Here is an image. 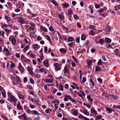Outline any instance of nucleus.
Returning <instances> with one entry per match:
<instances>
[{"label":"nucleus","instance_id":"1","mask_svg":"<svg viewBox=\"0 0 120 120\" xmlns=\"http://www.w3.org/2000/svg\"><path fill=\"white\" fill-rule=\"evenodd\" d=\"M8 100L10 102H12L11 103L15 107L16 105V103L17 102V100L13 95L9 98L8 99Z\"/></svg>","mask_w":120,"mask_h":120},{"label":"nucleus","instance_id":"2","mask_svg":"<svg viewBox=\"0 0 120 120\" xmlns=\"http://www.w3.org/2000/svg\"><path fill=\"white\" fill-rule=\"evenodd\" d=\"M9 40L11 42L12 44H15L16 42V40L14 36L12 35L10 36L9 38Z\"/></svg>","mask_w":120,"mask_h":120},{"label":"nucleus","instance_id":"3","mask_svg":"<svg viewBox=\"0 0 120 120\" xmlns=\"http://www.w3.org/2000/svg\"><path fill=\"white\" fill-rule=\"evenodd\" d=\"M54 66L55 67L56 71H58L60 70V68L59 66V64L58 63H54Z\"/></svg>","mask_w":120,"mask_h":120},{"label":"nucleus","instance_id":"4","mask_svg":"<svg viewBox=\"0 0 120 120\" xmlns=\"http://www.w3.org/2000/svg\"><path fill=\"white\" fill-rule=\"evenodd\" d=\"M18 68L21 73H23V72L24 71V69L22 66L21 65L20 63H19V64Z\"/></svg>","mask_w":120,"mask_h":120},{"label":"nucleus","instance_id":"5","mask_svg":"<svg viewBox=\"0 0 120 120\" xmlns=\"http://www.w3.org/2000/svg\"><path fill=\"white\" fill-rule=\"evenodd\" d=\"M4 49L6 55V56H10V53L9 50L7 48H4Z\"/></svg>","mask_w":120,"mask_h":120},{"label":"nucleus","instance_id":"6","mask_svg":"<svg viewBox=\"0 0 120 120\" xmlns=\"http://www.w3.org/2000/svg\"><path fill=\"white\" fill-rule=\"evenodd\" d=\"M21 59L24 61L25 62H27L29 61V60L26 58L23 55H22L21 56Z\"/></svg>","mask_w":120,"mask_h":120},{"label":"nucleus","instance_id":"7","mask_svg":"<svg viewBox=\"0 0 120 120\" xmlns=\"http://www.w3.org/2000/svg\"><path fill=\"white\" fill-rule=\"evenodd\" d=\"M105 42L106 43H110L111 42V40L109 38H105Z\"/></svg>","mask_w":120,"mask_h":120},{"label":"nucleus","instance_id":"8","mask_svg":"<svg viewBox=\"0 0 120 120\" xmlns=\"http://www.w3.org/2000/svg\"><path fill=\"white\" fill-rule=\"evenodd\" d=\"M17 94L18 95L19 98L20 99H22V100H24L25 95H23L20 94Z\"/></svg>","mask_w":120,"mask_h":120},{"label":"nucleus","instance_id":"9","mask_svg":"<svg viewBox=\"0 0 120 120\" xmlns=\"http://www.w3.org/2000/svg\"><path fill=\"white\" fill-rule=\"evenodd\" d=\"M91 112L93 114H95L96 115H98V113H97V111H96L95 109L91 108Z\"/></svg>","mask_w":120,"mask_h":120},{"label":"nucleus","instance_id":"10","mask_svg":"<svg viewBox=\"0 0 120 120\" xmlns=\"http://www.w3.org/2000/svg\"><path fill=\"white\" fill-rule=\"evenodd\" d=\"M109 97H110L112 98V99H117V97L116 96L115 97L113 95L109 94Z\"/></svg>","mask_w":120,"mask_h":120},{"label":"nucleus","instance_id":"11","mask_svg":"<svg viewBox=\"0 0 120 120\" xmlns=\"http://www.w3.org/2000/svg\"><path fill=\"white\" fill-rule=\"evenodd\" d=\"M60 51L61 53L64 54H65L67 51L66 50L63 48L60 49Z\"/></svg>","mask_w":120,"mask_h":120},{"label":"nucleus","instance_id":"12","mask_svg":"<svg viewBox=\"0 0 120 120\" xmlns=\"http://www.w3.org/2000/svg\"><path fill=\"white\" fill-rule=\"evenodd\" d=\"M43 63L44 66H45L46 68L48 67V61L47 60H45L43 62Z\"/></svg>","mask_w":120,"mask_h":120},{"label":"nucleus","instance_id":"13","mask_svg":"<svg viewBox=\"0 0 120 120\" xmlns=\"http://www.w3.org/2000/svg\"><path fill=\"white\" fill-rule=\"evenodd\" d=\"M7 107L9 111H10V110L12 108L11 106V105L9 103H7Z\"/></svg>","mask_w":120,"mask_h":120},{"label":"nucleus","instance_id":"14","mask_svg":"<svg viewBox=\"0 0 120 120\" xmlns=\"http://www.w3.org/2000/svg\"><path fill=\"white\" fill-rule=\"evenodd\" d=\"M83 112L87 115L89 116V113L86 109H85L83 110Z\"/></svg>","mask_w":120,"mask_h":120},{"label":"nucleus","instance_id":"15","mask_svg":"<svg viewBox=\"0 0 120 120\" xmlns=\"http://www.w3.org/2000/svg\"><path fill=\"white\" fill-rule=\"evenodd\" d=\"M106 111L107 112H108L109 113H110L112 112V111H114L110 109V108H108L106 109Z\"/></svg>","mask_w":120,"mask_h":120},{"label":"nucleus","instance_id":"16","mask_svg":"<svg viewBox=\"0 0 120 120\" xmlns=\"http://www.w3.org/2000/svg\"><path fill=\"white\" fill-rule=\"evenodd\" d=\"M89 8L90 9L91 13L93 14V6L92 5H90L89 6Z\"/></svg>","mask_w":120,"mask_h":120},{"label":"nucleus","instance_id":"17","mask_svg":"<svg viewBox=\"0 0 120 120\" xmlns=\"http://www.w3.org/2000/svg\"><path fill=\"white\" fill-rule=\"evenodd\" d=\"M31 112L32 114H34L37 115H39V114L37 111L35 110L32 111Z\"/></svg>","mask_w":120,"mask_h":120},{"label":"nucleus","instance_id":"18","mask_svg":"<svg viewBox=\"0 0 120 120\" xmlns=\"http://www.w3.org/2000/svg\"><path fill=\"white\" fill-rule=\"evenodd\" d=\"M19 22L21 24H24L25 23V21L22 19H21L19 20Z\"/></svg>","mask_w":120,"mask_h":120},{"label":"nucleus","instance_id":"19","mask_svg":"<svg viewBox=\"0 0 120 120\" xmlns=\"http://www.w3.org/2000/svg\"><path fill=\"white\" fill-rule=\"evenodd\" d=\"M41 29L43 31H44L45 32H47V30L45 27L42 26L41 27Z\"/></svg>","mask_w":120,"mask_h":120},{"label":"nucleus","instance_id":"20","mask_svg":"<svg viewBox=\"0 0 120 120\" xmlns=\"http://www.w3.org/2000/svg\"><path fill=\"white\" fill-rule=\"evenodd\" d=\"M64 74H66L67 73V74H69V72L68 70H67L66 67H64Z\"/></svg>","mask_w":120,"mask_h":120},{"label":"nucleus","instance_id":"21","mask_svg":"<svg viewBox=\"0 0 120 120\" xmlns=\"http://www.w3.org/2000/svg\"><path fill=\"white\" fill-rule=\"evenodd\" d=\"M104 42V41L103 39H100L99 41V43L101 44H103Z\"/></svg>","mask_w":120,"mask_h":120},{"label":"nucleus","instance_id":"22","mask_svg":"<svg viewBox=\"0 0 120 120\" xmlns=\"http://www.w3.org/2000/svg\"><path fill=\"white\" fill-rule=\"evenodd\" d=\"M102 117L100 115H98V116H96L95 120H98L99 119H101L102 118Z\"/></svg>","mask_w":120,"mask_h":120},{"label":"nucleus","instance_id":"23","mask_svg":"<svg viewBox=\"0 0 120 120\" xmlns=\"http://www.w3.org/2000/svg\"><path fill=\"white\" fill-rule=\"evenodd\" d=\"M59 101L58 100H55L53 101H52V103H57L58 104H59Z\"/></svg>","mask_w":120,"mask_h":120},{"label":"nucleus","instance_id":"24","mask_svg":"<svg viewBox=\"0 0 120 120\" xmlns=\"http://www.w3.org/2000/svg\"><path fill=\"white\" fill-rule=\"evenodd\" d=\"M84 117H85V116H84L80 114H79L78 116V118H79L81 120H82V119H83L84 118Z\"/></svg>","mask_w":120,"mask_h":120},{"label":"nucleus","instance_id":"25","mask_svg":"<svg viewBox=\"0 0 120 120\" xmlns=\"http://www.w3.org/2000/svg\"><path fill=\"white\" fill-rule=\"evenodd\" d=\"M115 10H118L120 8V5H116L114 7Z\"/></svg>","mask_w":120,"mask_h":120},{"label":"nucleus","instance_id":"26","mask_svg":"<svg viewBox=\"0 0 120 120\" xmlns=\"http://www.w3.org/2000/svg\"><path fill=\"white\" fill-rule=\"evenodd\" d=\"M105 32H109V27L107 26L105 29Z\"/></svg>","mask_w":120,"mask_h":120},{"label":"nucleus","instance_id":"27","mask_svg":"<svg viewBox=\"0 0 120 120\" xmlns=\"http://www.w3.org/2000/svg\"><path fill=\"white\" fill-rule=\"evenodd\" d=\"M81 38L82 40H85L86 37L84 35L82 34L81 36Z\"/></svg>","mask_w":120,"mask_h":120},{"label":"nucleus","instance_id":"28","mask_svg":"<svg viewBox=\"0 0 120 120\" xmlns=\"http://www.w3.org/2000/svg\"><path fill=\"white\" fill-rule=\"evenodd\" d=\"M73 114L75 116H77L78 115V113L76 110H74L73 112Z\"/></svg>","mask_w":120,"mask_h":120},{"label":"nucleus","instance_id":"29","mask_svg":"<svg viewBox=\"0 0 120 120\" xmlns=\"http://www.w3.org/2000/svg\"><path fill=\"white\" fill-rule=\"evenodd\" d=\"M72 58L73 59L74 61L76 63H78V60L77 59V58L74 56H72Z\"/></svg>","mask_w":120,"mask_h":120},{"label":"nucleus","instance_id":"30","mask_svg":"<svg viewBox=\"0 0 120 120\" xmlns=\"http://www.w3.org/2000/svg\"><path fill=\"white\" fill-rule=\"evenodd\" d=\"M30 26L29 25H26V29L28 31H30Z\"/></svg>","mask_w":120,"mask_h":120},{"label":"nucleus","instance_id":"31","mask_svg":"<svg viewBox=\"0 0 120 120\" xmlns=\"http://www.w3.org/2000/svg\"><path fill=\"white\" fill-rule=\"evenodd\" d=\"M16 107H17V108L19 110H21L22 109L21 107V106L19 104L17 105Z\"/></svg>","mask_w":120,"mask_h":120},{"label":"nucleus","instance_id":"32","mask_svg":"<svg viewBox=\"0 0 120 120\" xmlns=\"http://www.w3.org/2000/svg\"><path fill=\"white\" fill-rule=\"evenodd\" d=\"M59 17H60V20L61 19H64V16L62 15H60L59 14Z\"/></svg>","mask_w":120,"mask_h":120},{"label":"nucleus","instance_id":"33","mask_svg":"<svg viewBox=\"0 0 120 120\" xmlns=\"http://www.w3.org/2000/svg\"><path fill=\"white\" fill-rule=\"evenodd\" d=\"M22 116L24 117L25 120H27V115L25 114V113H24L22 115Z\"/></svg>","mask_w":120,"mask_h":120},{"label":"nucleus","instance_id":"34","mask_svg":"<svg viewBox=\"0 0 120 120\" xmlns=\"http://www.w3.org/2000/svg\"><path fill=\"white\" fill-rule=\"evenodd\" d=\"M101 59H99V61L97 63V64L98 65H101L102 64V63L101 62Z\"/></svg>","mask_w":120,"mask_h":120},{"label":"nucleus","instance_id":"35","mask_svg":"<svg viewBox=\"0 0 120 120\" xmlns=\"http://www.w3.org/2000/svg\"><path fill=\"white\" fill-rule=\"evenodd\" d=\"M58 33V36L59 37L60 40H61L62 41H63V40L62 38L61 37V36L60 34L59 33Z\"/></svg>","mask_w":120,"mask_h":120},{"label":"nucleus","instance_id":"36","mask_svg":"<svg viewBox=\"0 0 120 120\" xmlns=\"http://www.w3.org/2000/svg\"><path fill=\"white\" fill-rule=\"evenodd\" d=\"M28 70L29 71V73L30 74H33V73L32 71V70L31 69V68H29L28 69Z\"/></svg>","mask_w":120,"mask_h":120},{"label":"nucleus","instance_id":"37","mask_svg":"<svg viewBox=\"0 0 120 120\" xmlns=\"http://www.w3.org/2000/svg\"><path fill=\"white\" fill-rule=\"evenodd\" d=\"M101 69V68L99 66L96 67L95 68V70L96 71H100Z\"/></svg>","mask_w":120,"mask_h":120},{"label":"nucleus","instance_id":"38","mask_svg":"<svg viewBox=\"0 0 120 120\" xmlns=\"http://www.w3.org/2000/svg\"><path fill=\"white\" fill-rule=\"evenodd\" d=\"M73 39L72 37H71L68 38V40L69 41H73Z\"/></svg>","mask_w":120,"mask_h":120},{"label":"nucleus","instance_id":"39","mask_svg":"<svg viewBox=\"0 0 120 120\" xmlns=\"http://www.w3.org/2000/svg\"><path fill=\"white\" fill-rule=\"evenodd\" d=\"M51 2L53 3L56 6L57 5V3L54 0H52L51 1Z\"/></svg>","mask_w":120,"mask_h":120},{"label":"nucleus","instance_id":"40","mask_svg":"<svg viewBox=\"0 0 120 120\" xmlns=\"http://www.w3.org/2000/svg\"><path fill=\"white\" fill-rule=\"evenodd\" d=\"M35 103L38 104V105H40L41 104L40 102V101L39 100H37V101H36L35 100Z\"/></svg>","mask_w":120,"mask_h":120},{"label":"nucleus","instance_id":"41","mask_svg":"<svg viewBox=\"0 0 120 120\" xmlns=\"http://www.w3.org/2000/svg\"><path fill=\"white\" fill-rule=\"evenodd\" d=\"M53 80L52 79H47L46 80V81L48 83H52V81Z\"/></svg>","mask_w":120,"mask_h":120},{"label":"nucleus","instance_id":"42","mask_svg":"<svg viewBox=\"0 0 120 120\" xmlns=\"http://www.w3.org/2000/svg\"><path fill=\"white\" fill-rule=\"evenodd\" d=\"M104 10L103 9L100 8L99 10H97V12L100 13L103 11Z\"/></svg>","mask_w":120,"mask_h":120},{"label":"nucleus","instance_id":"43","mask_svg":"<svg viewBox=\"0 0 120 120\" xmlns=\"http://www.w3.org/2000/svg\"><path fill=\"white\" fill-rule=\"evenodd\" d=\"M26 87L28 89H33L32 86L30 85H27L26 86Z\"/></svg>","mask_w":120,"mask_h":120},{"label":"nucleus","instance_id":"44","mask_svg":"<svg viewBox=\"0 0 120 120\" xmlns=\"http://www.w3.org/2000/svg\"><path fill=\"white\" fill-rule=\"evenodd\" d=\"M38 44H35L33 46V48L34 49H35L37 48V47Z\"/></svg>","mask_w":120,"mask_h":120},{"label":"nucleus","instance_id":"45","mask_svg":"<svg viewBox=\"0 0 120 120\" xmlns=\"http://www.w3.org/2000/svg\"><path fill=\"white\" fill-rule=\"evenodd\" d=\"M59 88L60 90L61 91H63V89L62 86L61 85H59Z\"/></svg>","mask_w":120,"mask_h":120},{"label":"nucleus","instance_id":"46","mask_svg":"<svg viewBox=\"0 0 120 120\" xmlns=\"http://www.w3.org/2000/svg\"><path fill=\"white\" fill-rule=\"evenodd\" d=\"M51 111V110L50 109H47L45 111V112L47 113H48L50 112Z\"/></svg>","mask_w":120,"mask_h":120},{"label":"nucleus","instance_id":"47","mask_svg":"<svg viewBox=\"0 0 120 120\" xmlns=\"http://www.w3.org/2000/svg\"><path fill=\"white\" fill-rule=\"evenodd\" d=\"M95 27L94 26L92 25H90L89 26V29H94L95 28Z\"/></svg>","mask_w":120,"mask_h":120},{"label":"nucleus","instance_id":"48","mask_svg":"<svg viewBox=\"0 0 120 120\" xmlns=\"http://www.w3.org/2000/svg\"><path fill=\"white\" fill-rule=\"evenodd\" d=\"M34 75L35 76L37 77V78H39L40 77H41V75H40L37 74V73H36V74H34Z\"/></svg>","mask_w":120,"mask_h":120},{"label":"nucleus","instance_id":"49","mask_svg":"<svg viewBox=\"0 0 120 120\" xmlns=\"http://www.w3.org/2000/svg\"><path fill=\"white\" fill-rule=\"evenodd\" d=\"M87 64L88 65H91L92 64L91 61L90 60H89L87 62Z\"/></svg>","mask_w":120,"mask_h":120},{"label":"nucleus","instance_id":"50","mask_svg":"<svg viewBox=\"0 0 120 120\" xmlns=\"http://www.w3.org/2000/svg\"><path fill=\"white\" fill-rule=\"evenodd\" d=\"M15 66V65L13 63H11V66L10 67V68H13Z\"/></svg>","mask_w":120,"mask_h":120},{"label":"nucleus","instance_id":"51","mask_svg":"<svg viewBox=\"0 0 120 120\" xmlns=\"http://www.w3.org/2000/svg\"><path fill=\"white\" fill-rule=\"evenodd\" d=\"M16 82L18 83H20V79L19 76H18V78L16 79Z\"/></svg>","mask_w":120,"mask_h":120},{"label":"nucleus","instance_id":"52","mask_svg":"<svg viewBox=\"0 0 120 120\" xmlns=\"http://www.w3.org/2000/svg\"><path fill=\"white\" fill-rule=\"evenodd\" d=\"M73 42L69 43L68 44V45L69 46H70L72 48V46L73 45Z\"/></svg>","mask_w":120,"mask_h":120},{"label":"nucleus","instance_id":"53","mask_svg":"<svg viewBox=\"0 0 120 120\" xmlns=\"http://www.w3.org/2000/svg\"><path fill=\"white\" fill-rule=\"evenodd\" d=\"M89 34L92 35H94L93 31H91L89 32Z\"/></svg>","mask_w":120,"mask_h":120},{"label":"nucleus","instance_id":"54","mask_svg":"<svg viewBox=\"0 0 120 120\" xmlns=\"http://www.w3.org/2000/svg\"><path fill=\"white\" fill-rule=\"evenodd\" d=\"M30 83H31L32 84H33L34 83V80L33 79H32V78H30Z\"/></svg>","mask_w":120,"mask_h":120},{"label":"nucleus","instance_id":"55","mask_svg":"<svg viewBox=\"0 0 120 120\" xmlns=\"http://www.w3.org/2000/svg\"><path fill=\"white\" fill-rule=\"evenodd\" d=\"M85 50L84 49H82L81 50V51H78L77 53V54H79V53H80L82 52H83V51H84Z\"/></svg>","mask_w":120,"mask_h":120},{"label":"nucleus","instance_id":"56","mask_svg":"<svg viewBox=\"0 0 120 120\" xmlns=\"http://www.w3.org/2000/svg\"><path fill=\"white\" fill-rule=\"evenodd\" d=\"M30 29H32V30H33L35 29V26L34 25L32 26H30Z\"/></svg>","mask_w":120,"mask_h":120},{"label":"nucleus","instance_id":"57","mask_svg":"<svg viewBox=\"0 0 120 120\" xmlns=\"http://www.w3.org/2000/svg\"><path fill=\"white\" fill-rule=\"evenodd\" d=\"M29 47V45H27L24 48V50L25 51H27V50L28 49Z\"/></svg>","mask_w":120,"mask_h":120},{"label":"nucleus","instance_id":"58","mask_svg":"<svg viewBox=\"0 0 120 120\" xmlns=\"http://www.w3.org/2000/svg\"><path fill=\"white\" fill-rule=\"evenodd\" d=\"M69 6L68 4L67 3H66L64 4V6L65 8H67Z\"/></svg>","mask_w":120,"mask_h":120},{"label":"nucleus","instance_id":"59","mask_svg":"<svg viewBox=\"0 0 120 120\" xmlns=\"http://www.w3.org/2000/svg\"><path fill=\"white\" fill-rule=\"evenodd\" d=\"M5 18L6 19L7 21H9L10 20V19L7 16H5Z\"/></svg>","mask_w":120,"mask_h":120},{"label":"nucleus","instance_id":"60","mask_svg":"<svg viewBox=\"0 0 120 120\" xmlns=\"http://www.w3.org/2000/svg\"><path fill=\"white\" fill-rule=\"evenodd\" d=\"M114 52L116 54L117 53H118L119 52V50L118 49H116L114 51Z\"/></svg>","mask_w":120,"mask_h":120},{"label":"nucleus","instance_id":"61","mask_svg":"<svg viewBox=\"0 0 120 120\" xmlns=\"http://www.w3.org/2000/svg\"><path fill=\"white\" fill-rule=\"evenodd\" d=\"M1 66L4 69H5V64L4 63H3L1 65Z\"/></svg>","mask_w":120,"mask_h":120},{"label":"nucleus","instance_id":"62","mask_svg":"<svg viewBox=\"0 0 120 120\" xmlns=\"http://www.w3.org/2000/svg\"><path fill=\"white\" fill-rule=\"evenodd\" d=\"M30 107L31 109H34L35 107V106L32 104H30Z\"/></svg>","mask_w":120,"mask_h":120},{"label":"nucleus","instance_id":"63","mask_svg":"<svg viewBox=\"0 0 120 120\" xmlns=\"http://www.w3.org/2000/svg\"><path fill=\"white\" fill-rule=\"evenodd\" d=\"M27 80V79L26 77H25L23 79V82L25 83L26 82Z\"/></svg>","mask_w":120,"mask_h":120},{"label":"nucleus","instance_id":"64","mask_svg":"<svg viewBox=\"0 0 120 120\" xmlns=\"http://www.w3.org/2000/svg\"><path fill=\"white\" fill-rule=\"evenodd\" d=\"M68 13L69 14H71L72 12V10L70 8L68 11Z\"/></svg>","mask_w":120,"mask_h":120}]
</instances>
